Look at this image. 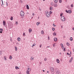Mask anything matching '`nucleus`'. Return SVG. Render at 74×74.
I'll list each match as a JSON object with an SVG mask.
<instances>
[{
  "mask_svg": "<svg viewBox=\"0 0 74 74\" xmlns=\"http://www.w3.org/2000/svg\"><path fill=\"white\" fill-rule=\"evenodd\" d=\"M2 54V51H0V55H1Z\"/></svg>",
  "mask_w": 74,
  "mask_h": 74,
  "instance_id": "obj_30",
  "label": "nucleus"
},
{
  "mask_svg": "<svg viewBox=\"0 0 74 74\" xmlns=\"http://www.w3.org/2000/svg\"><path fill=\"white\" fill-rule=\"evenodd\" d=\"M68 13L69 14H71V11L70 10H68Z\"/></svg>",
  "mask_w": 74,
  "mask_h": 74,
  "instance_id": "obj_18",
  "label": "nucleus"
},
{
  "mask_svg": "<svg viewBox=\"0 0 74 74\" xmlns=\"http://www.w3.org/2000/svg\"><path fill=\"white\" fill-rule=\"evenodd\" d=\"M61 19L62 21H66V18L64 16H62L61 18Z\"/></svg>",
  "mask_w": 74,
  "mask_h": 74,
  "instance_id": "obj_3",
  "label": "nucleus"
},
{
  "mask_svg": "<svg viewBox=\"0 0 74 74\" xmlns=\"http://www.w3.org/2000/svg\"><path fill=\"white\" fill-rule=\"evenodd\" d=\"M66 45H68V46H69L70 45V44H69V43H67Z\"/></svg>",
  "mask_w": 74,
  "mask_h": 74,
  "instance_id": "obj_31",
  "label": "nucleus"
},
{
  "mask_svg": "<svg viewBox=\"0 0 74 74\" xmlns=\"http://www.w3.org/2000/svg\"><path fill=\"white\" fill-rule=\"evenodd\" d=\"M61 47L62 48V49H64V46L63 45V44H61Z\"/></svg>",
  "mask_w": 74,
  "mask_h": 74,
  "instance_id": "obj_8",
  "label": "nucleus"
},
{
  "mask_svg": "<svg viewBox=\"0 0 74 74\" xmlns=\"http://www.w3.org/2000/svg\"><path fill=\"white\" fill-rule=\"evenodd\" d=\"M25 15V13L23 11L21 12L20 13V15L21 16H23Z\"/></svg>",
  "mask_w": 74,
  "mask_h": 74,
  "instance_id": "obj_5",
  "label": "nucleus"
},
{
  "mask_svg": "<svg viewBox=\"0 0 74 74\" xmlns=\"http://www.w3.org/2000/svg\"><path fill=\"white\" fill-rule=\"evenodd\" d=\"M31 71V69L28 68L27 69V70L26 71V72L27 74H29V72Z\"/></svg>",
  "mask_w": 74,
  "mask_h": 74,
  "instance_id": "obj_1",
  "label": "nucleus"
},
{
  "mask_svg": "<svg viewBox=\"0 0 74 74\" xmlns=\"http://www.w3.org/2000/svg\"><path fill=\"white\" fill-rule=\"evenodd\" d=\"M42 45H41L40 46V48H41V46Z\"/></svg>",
  "mask_w": 74,
  "mask_h": 74,
  "instance_id": "obj_53",
  "label": "nucleus"
},
{
  "mask_svg": "<svg viewBox=\"0 0 74 74\" xmlns=\"http://www.w3.org/2000/svg\"><path fill=\"white\" fill-rule=\"evenodd\" d=\"M42 71H43V72H44V71H44V70H42Z\"/></svg>",
  "mask_w": 74,
  "mask_h": 74,
  "instance_id": "obj_58",
  "label": "nucleus"
},
{
  "mask_svg": "<svg viewBox=\"0 0 74 74\" xmlns=\"http://www.w3.org/2000/svg\"><path fill=\"white\" fill-rule=\"evenodd\" d=\"M67 55H70V54H69V53H67Z\"/></svg>",
  "mask_w": 74,
  "mask_h": 74,
  "instance_id": "obj_46",
  "label": "nucleus"
},
{
  "mask_svg": "<svg viewBox=\"0 0 74 74\" xmlns=\"http://www.w3.org/2000/svg\"><path fill=\"white\" fill-rule=\"evenodd\" d=\"M15 23L16 25H18V23L16 21Z\"/></svg>",
  "mask_w": 74,
  "mask_h": 74,
  "instance_id": "obj_35",
  "label": "nucleus"
},
{
  "mask_svg": "<svg viewBox=\"0 0 74 74\" xmlns=\"http://www.w3.org/2000/svg\"><path fill=\"white\" fill-rule=\"evenodd\" d=\"M39 10H40L41 11V9L40 8H39Z\"/></svg>",
  "mask_w": 74,
  "mask_h": 74,
  "instance_id": "obj_56",
  "label": "nucleus"
},
{
  "mask_svg": "<svg viewBox=\"0 0 74 74\" xmlns=\"http://www.w3.org/2000/svg\"><path fill=\"white\" fill-rule=\"evenodd\" d=\"M73 57H72L71 59V60H73Z\"/></svg>",
  "mask_w": 74,
  "mask_h": 74,
  "instance_id": "obj_42",
  "label": "nucleus"
},
{
  "mask_svg": "<svg viewBox=\"0 0 74 74\" xmlns=\"http://www.w3.org/2000/svg\"><path fill=\"white\" fill-rule=\"evenodd\" d=\"M0 30H1L2 31H3V29L2 28H0Z\"/></svg>",
  "mask_w": 74,
  "mask_h": 74,
  "instance_id": "obj_41",
  "label": "nucleus"
},
{
  "mask_svg": "<svg viewBox=\"0 0 74 74\" xmlns=\"http://www.w3.org/2000/svg\"><path fill=\"white\" fill-rule=\"evenodd\" d=\"M34 13H32V15H33V16H34Z\"/></svg>",
  "mask_w": 74,
  "mask_h": 74,
  "instance_id": "obj_49",
  "label": "nucleus"
},
{
  "mask_svg": "<svg viewBox=\"0 0 74 74\" xmlns=\"http://www.w3.org/2000/svg\"><path fill=\"white\" fill-rule=\"evenodd\" d=\"M40 23V22H37L36 23V25L37 26H38L39 25V24Z\"/></svg>",
  "mask_w": 74,
  "mask_h": 74,
  "instance_id": "obj_15",
  "label": "nucleus"
},
{
  "mask_svg": "<svg viewBox=\"0 0 74 74\" xmlns=\"http://www.w3.org/2000/svg\"><path fill=\"white\" fill-rule=\"evenodd\" d=\"M62 0H59V2H60V3H62Z\"/></svg>",
  "mask_w": 74,
  "mask_h": 74,
  "instance_id": "obj_34",
  "label": "nucleus"
},
{
  "mask_svg": "<svg viewBox=\"0 0 74 74\" xmlns=\"http://www.w3.org/2000/svg\"><path fill=\"white\" fill-rule=\"evenodd\" d=\"M48 40H49V37L48 36Z\"/></svg>",
  "mask_w": 74,
  "mask_h": 74,
  "instance_id": "obj_51",
  "label": "nucleus"
},
{
  "mask_svg": "<svg viewBox=\"0 0 74 74\" xmlns=\"http://www.w3.org/2000/svg\"><path fill=\"white\" fill-rule=\"evenodd\" d=\"M53 47H55V44H53Z\"/></svg>",
  "mask_w": 74,
  "mask_h": 74,
  "instance_id": "obj_33",
  "label": "nucleus"
},
{
  "mask_svg": "<svg viewBox=\"0 0 74 74\" xmlns=\"http://www.w3.org/2000/svg\"><path fill=\"white\" fill-rule=\"evenodd\" d=\"M73 4H71V7L72 8V7H73Z\"/></svg>",
  "mask_w": 74,
  "mask_h": 74,
  "instance_id": "obj_27",
  "label": "nucleus"
},
{
  "mask_svg": "<svg viewBox=\"0 0 74 74\" xmlns=\"http://www.w3.org/2000/svg\"><path fill=\"white\" fill-rule=\"evenodd\" d=\"M47 58H45L44 59V60L45 61H47Z\"/></svg>",
  "mask_w": 74,
  "mask_h": 74,
  "instance_id": "obj_29",
  "label": "nucleus"
},
{
  "mask_svg": "<svg viewBox=\"0 0 74 74\" xmlns=\"http://www.w3.org/2000/svg\"><path fill=\"white\" fill-rule=\"evenodd\" d=\"M66 49V48H64V51H65V50Z\"/></svg>",
  "mask_w": 74,
  "mask_h": 74,
  "instance_id": "obj_45",
  "label": "nucleus"
},
{
  "mask_svg": "<svg viewBox=\"0 0 74 74\" xmlns=\"http://www.w3.org/2000/svg\"><path fill=\"white\" fill-rule=\"evenodd\" d=\"M62 28H63V27H62Z\"/></svg>",
  "mask_w": 74,
  "mask_h": 74,
  "instance_id": "obj_64",
  "label": "nucleus"
},
{
  "mask_svg": "<svg viewBox=\"0 0 74 74\" xmlns=\"http://www.w3.org/2000/svg\"><path fill=\"white\" fill-rule=\"evenodd\" d=\"M52 30L53 31H55V28L53 27L52 28Z\"/></svg>",
  "mask_w": 74,
  "mask_h": 74,
  "instance_id": "obj_28",
  "label": "nucleus"
},
{
  "mask_svg": "<svg viewBox=\"0 0 74 74\" xmlns=\"http://www.w3.org/2000/svg\"><path fill=\"white\" fill-rule=\"evenodd\" d=\"M56 60L57 62L58 63H60V61H59V59H57Z\"/></svg>",
  "mask_w": 74,
  "mask_h": 74,
  "instance_id": "obj_9",
  "label": "nucleus"
},
{
  "mask_svg": "<svg viewBox=\"0 0 74 74\" xmlns=\"http://www.w3.org/2000/svg\"><path fill=\"white\" fill-rule=\"evenodd\" d=\"M34 57H31V60H33V59H34Z\"/></svg>",
  "mask_w": 74,
  "mask_h": 74,
  "instance_id": "obj_16",
  "label": "nucleus"
},
{
  "mask_svg": "<svg viewBox=\"0 0 74 74\" xmlns=\"http://www.w3.org/2000/svg\"><path fill=\"white\" fill-rule=\"evenodd\" d=\"M10 19L11 21H12V20H13V17L12 16L11 17Z\"/></svg>",
  "mask_w": 74,
  "mask_h": 74,
  "instance_id": "obj_23",
  "label": "nucleus"
},
{
  "mask_svg": "<svg viewBox=\"0 0 74 74\" xmlns=\"http://www.w3.org/2000/svg\"><path fill=\"white\" fill-rule=\"evenodd\" d=\"M41 34H44V31L43 30H42L41 31Z\"/></svg>",
  "mask_w": 74,
  "mask_h": 74,
  "instance_id": "obj_24",
  "label": "nucleus"
},
{
  "mask_svg": "<svg viewBox=\"0 0 74 74\" xmlns=\"http://www.w3.org/2000/svg\"><path fill=\"white\" fill-rule=\"evenodd\" d=\"M15 50L16 51H17V47H15Z\"/></svg>",
  "mask_w": 74,
  "mask_h": 74,
  "instance_id": "obj_22",
  "label": "nucleus"
},
{
  "mask_svg": "<svg viewBox=\"0 0 74 74\" xmlns=\"http://www.w3.org/2000/svg\"><path fill=\"white\" fill-rule=\"evenodd\" d=\"M3 23L4 26H5L6 24V23L5 22V21H3Z\"/></svg>",
  "mask_w": 74,
  "mask_h": 74,
  "instance_id": "obj_6",
  "label": "nucleus"
},
{
  "mask_svg": "<svg viewBox=\"0 0 74 74\" xmlns=\"http://www.w3.org/2000/svg\"><path fill=\"white\" fill-rule=\"evenodd\" d=\"M47 48H49V46H47Z\"/></svg>",
  "mask_w": 74,
  "mask_h": 74,
  "instance_id": "obj_55",
  "label": "nucleus"
},
{
  "mask_svg": "<svg viewBox=\"0 0 74 74\" xmlns=\"http://www.w3.org/2000/svg\"><path fill=\"white\" fill-rule=\"evenodd\" d=\"M26 7L27 10H29V5H26Z\"/></svg>",
  "mask_w": 74,
  "mask_h": 74,
  "instance_id": "obj_12",
  "label": "nucleus"
},
{
  "mask_svg": "<svg viewBox=\"0 0 74 74\" xmlns=\"http://www.w3.org/2000/svg\"><path fill=\"white\" fill-rule=\"evenodd\" d=\"M72 61V60H70L69 62V63H71V62Z\"/></svg>",
  "mask_w": 74,
  "mask_h": 74,
  "instance_id": "obj_39",
  "label": "nucleus"
},
{
  "mask_svg": "<svg viewBox=\"0 0 74 74\" xmlns=\"http://www.w3.org/2000/svg\"><path fill=\"white\" fill-rule=\"evenodd\" d=\"M36 45V44H34L32 46V47H33L34 46H35Z\"/></svg>",
  "mask_w": 74,
  "mask_h": 74,
  "instance_id": "obj_36",
  "label": "nucleus"
},
{
  "mask_svg": "<svg viewBox=\"0 0 74 74\" xmlns=\"http://www.w3.org/2000/svg\"><path fill=\"white\" fill-rule=\"evenodd\" d=\"M6 5L7 7H8V3H7V2H6Z\"/></svg>",
  "mask_w": 74,
  "mask_h": 74,
  "instance_id": "obj_48",
  "label": "nucleus"
},
{
  "mask_svg": "<svg viewBox=\"0 0 74 74\" xmlns=\"http://www.w3.org/2000/svg\"><path fill=\"white\" fill-rule=\"evenodd\" d=\"M17 40L18 41H21V38L19 37L18 38H17Z\"/></svg>",
  "mask_w": 74,
  "mask_h": 74,
  "instance_id": "obj_13",
  "label": "nucleus"
},
{
  "mask_svg": "<svg viewBox=\"0 0 74 74\" xmlns=\"http://www.w3.org/2000/svg\"><path fill=\"white\" fill-rule=\"evenodd\" d=\"M54 7H58V5L57 4H54L53 5Z\"/></svg>",
  "mask_w": 74,
  "mask_h": 74,
  "instance_id": "obj_10",
  "label": "nucleus"
},
{
  "mask_svg": "<svg viewBox=\"0 0 74 74\" xmlns=\"http://www.w3.org/2000/svg\"><path fill=\"white\" fill-rule=\"evenodd\" d=\"M45 14H46V16L47 17H49L50 16V14H49V12H48V11H46L45 12Z\"/></svg>",
  "mask_w": 74,
  "mask_h": 74,
  "instance_id": "obj_2",
  "label": "nucleus"
},
{
  "mask_svg": "<svg viewBox=\"0 0 74 74\" xmlns=\"http://www.w3.org/2000/svg\"><path fill=\"white\" fill-rule=\"evenodd\" d=\"M62 15H63V14L61 13V14L60 16H62Z\"/></svg>",
  "mask_w": 74,
  "mask_h": 74,
  "instance_id": "obj_43",
  "label": "nucleus"
},
{
  "mask_svg": "<svg viewBox=\"0 0 74 74\" xmlns=\"http://www.w3.org/2000/svg\"><path fill=\"white\" fill-rule=\"evenodd\" d=\"M56 73H57V74H58L60 73V72H59V71H56Z\"/></svg>",
  "mask_w": 74,
  "mask_h": 74,
  "instance_id": "obj_20",
  "label": "nucleus"
},
{
  "mask_svg": "<svg viewBox=\"0 0 74 74\" xmlns=\"http://www.w3.org/2000/svg\"><path fill=\"white\" fill-rule=\"evenodd\" d=\"M3 33V32L2 31H0V33Z\"/></svg>",
  "mask_w": 74,
  "mask_h": 74,
  "instance_id": "obj_52",
  "label": "nucleus"
},
{
  "mask_svg": "<svg viewBox=\"0 0 74 74\" xmlns=\"http://www.w3.org/2000/svg\"><path fill=\"white\" fill-rule=\"evenodd\" d=\"M49 10L51 11H52V10H53V8L52 7L50 6L49 8Z\"/></svg>",
  "mask_w": 74,
  "mask_h": 74,
  "instance_id": "obj_7",
  "label": "nucleus"
},
{
  "mask_svg": "<svg viewBox=\"0 0 74 74\" xmlns=\"http://www.w3.org/2000/svg\"><path fill=\"white\" fill-rule=\"evenodd\" d=\"M56 33H55V32H54L53 33V35L54 36H56Z\"/></svg>",
  "mask_w": 74,
  "mask_h": 74,
  "instance_id": "obj_17",
  "label": "nucleus"
},
{
  "mask_svg": "<svg viewBox=\"0 0 74 74\" xmlns=\"http://www.w3.org/2000/svg\"><path fill=\"white\" fill-rule=\"evenodd\" d=\"M53 26L54 27H56V25L54 24H53Z\"/></svg>",
  "mask_w": 74,
  "mask_h": 74,
  "instance_id": "obj_40",
  "label": "nucleus"
},
{
  "mask_svg": "<svg viewBox=\"0 0 74 74\" xmlns=\"http://www.w3.org/2000/svg\"><path fill=\"white\" fill-rule=\"evenodd\" d=\"M50 14H52V12L51 11H50Z\"/></svg>",
  "mask_w": 74,
  "mask_h": 74,
  "instance_id": "obj_38",
  "label": "nucleus"
},
{
  "mask_svg": "<svg viewBox=\"0 0 74 74\" xmlns=\"http://www.w3.org/2000/svg\"><path fill=\"white\" fill-rule=\"evenodd\" d=\"M4 59L5 60H7V59H6V58H5V56L4 57Z\"/></svg>",
  "mask_w": 74,
  "mask_h": 74,
  "instance_id": "obj_37",
  "label": "nucleus"
},
{
  "mask_svg": "<svg viewBox=\"0 0 74 74\" xmlns=\"http://www.w3.org/2000/svg\"><path fill=\"white\" fill-rule=\"evenodd\" d=\"M66 12L67 13H68V11H67V10H66Z\"/></svg>",
  "mask_w": 74,
  "mask_h": 74,
  "instance_id": "obj_44",
  "label": "nucleus"
},
{
  "mask_svg": "<svg viewBox=\"0 0 74 74\" xmlns=\"http://www.w3.org/2000/svg\"><path fill=\"white\" fill-rule=\"evenodd\" d=\"M29 33H31V32H32V29H29Z\"/></svg>",
  "mask_w": 74,
  "mask_h": 74,
  "instance_id": "obj_14",
  "label": "nucleus"
},
{
  "mask_svg": "<svg viewBox=\"0 0 74 74\" xmlns=\"http://www.w3.org/2000/svg\"><path fill=\"white\" fill-rule=\"evenodd\" d=\"M16 44H17V45H19V44L18 42H17L16 43Z\"/></svg>",
  "mask_w": 74,
  "mask_h": 74,
  "instance_id": "obj_50",
  "label": "nucleus"
},
{
  "mask_svg": "<svg viewBox=\"0 0 74 74\" xmlns=\"http://www.w3.org/2000/svg\"><path fill=\"white\" fill-rule=\"evenodd\" d=\"M73 52H74V49L73 50Z\"/></svg>",
  "mask_w": 74,
  "mask_h": 74,
  "instance_id": "obj_62",
  "label": "nucleus"
},
{
  "mask_svg": "<svg viewBox=\"0 0 74 74\" xmlns=\"http://www.w3.org/2000/svg\"><path fill=\"white\" fill-rule=\"evenodd\" d=\"M47 73H49V71H47Z\"/></svg>",
  "mask_w": 74,
  "mask_h": 74,
  "instance_id": "obj_54",
  "label": "nucleus"
},
{
  "mask_svg": "<svg viewBox=\"0 0 74 74\" xmlns=\"http://www.w3.org/2000/svg\"><path fill=\"white\" fill-rule=\"evenodd\" d=\"M2 5H4V4H3V1H2Z\"/></svg>",
  "mask_w": 74,
  "mask_h": 74,
  "instance_id": "obj_47",
  "label": "nucleus"
},
{
  "mask_svg": "<svg viewBox=\"0 0 74 74\" xmlns=\"http://www.w3.org/2000/svg\"><path fill=\"white\" fill-rule=\"evenodd\" d=\"M54 41H56L58 40V38H55L54 39Z\"/></svg>",
  "mask_w": 74,
  "mask_h": 74,
  "instance_id": "obj_11",
  "label": "nucleus"
},
{
  "mask_svg": "<svg viewBox=\"0 0 74 74\" xmlns=\"http://www.w3.org/2000/svg\"><path fill=\"white\" fill-rule=\"evenodd\" d=\"M12 56H10L9 58V59H12Z\"/></svg>",
  "mask_w": 74,
  "mask_h": 74,
  "instance_id": "obj_25",
  "label": "nucleus"
},
{
  "mask_svg": "<svg viewBox=\"0 0 74 74\" xmlns=\"http://www.w3.org/2000/svg\"><path fill=\"white\" fill-rule=\"evenodd\" d=\"M1 1H3V0H1Z\"/></svg>",
  "mask_w": 74,
  "mask_h": 74,
  "instance_id": "obj_63",
  "label": "nucleus"
},
{
  "mask_svg": "<svg viewBox=\"0 0 74 74\" xmlns=\"http://www.w3.org/2000/svg\"><path fill=\"white\" fill-rule=\"evenodd\" d=\"M54 1L55 3H57L58 2V0H54Z\"/></svg>",
  "mask_w": 74,
  "mask_h": 74,
  "instance_id": "obj_26",
  "label": "nucleus"
},
{
  "mask_svg": "<svg viewBox=\"0 0 74 74\" xmlns=\"http://www.w3.org/2000/svg\"><path fill=\"white\" fill-rule=\"evenodd\" d=\"M61 53H60V55H61Z\"/></svg>",
  "mask_w": 74,
  "mask_h": 74,
  "instance_id": "obj_59",
  "label": "nucleus"
},
{
  "mask_svg": "<svg viewBox=\"0 0 74 74\" xmlns=\"http://www.w3.org/2000/svg\"><path fill=\"white\" fill-rule=\"evenodd\" d=\"M70 40L71 41H73V38L71 37L70 38Z\"/></svg>",
  "mask_w": 74,
  "mask_h": 74,
  "instance_id": "obj_19",
  "label": "nucleus"
},
{
  "mask_svg": "<svg viewBox=\"0 0 74 74\" xmlns=\"http://www.w3.org/2000/svg\"><path fill=\"white\" fill-rule=\"evenodd\" d=\"M50 70H51V73L52 74H53V72L54 71V68L53 67H51Z\"/></svg>",
  "mask_w": 74,
  "mask_h": 74,
  "instance_id": "obj_4",
  "label": "nucleus"
},
{
  "mask_svg": "<svg viewBox=\"0 0 74 74\" xmlns=\"http://www.w3.org/2000/svg\"><path fill=\"white\" fill-rule=\"evenodd\" d=\"M1 6L2 7H3V5H1Z\"/></svg>",
  "mask_w": 74,
  "mask_h": 74,
  "instance_id": "obj_61",
  "label": "nucleus"
},
{
  "mask_svg": "<svg viewBox=\"0 0 74 74\" xmlns=\"http://www.w3.org/2000/svg\"><path fill=\"white\" fill-rule=\"evenodd\" d=\"M23 35L24 36H26V34H25V32L23 33Z\"/></svg>",
  "mask_w": 74,
  "mask_h": 74,
  "instance_id": "obj_32",
  "label": "nucleus"
},
{
  "mask_svg": "<svg viewBox=\"0 0 74 74\" xmlns=\"http://www.w3.org/2000/svg\"><path fill=\"white\" fill-rule=\"evenodd\" d=\"M72 29H73V30H74V28H72Z\"/></svg>",
  "mask_w": 74,
  "mask_h": 74,
  "instance_id": "obj_57",
  "label": "nucleus"
},
{
  "mask_svg": "<svg viewBox=\"0 0 74 74\" xmlns=\"http://www.w3.org/2000/svg\"><path fill=\"white\" fill-rule=\"evenodd\" d=\"M15 68L16 69V70H17V69H19V68L18 67V66H16Z\"/></svg>",
  "mask_w": 74,
  "mask_h": 74,
  "instance_id": "obj_21",
  "label": "nucleus"
},
{
  "mask_svg": "<svg viewBox=\"0 0 74 74\" xmlns=\"http://www.w3.org/2000/svg\"><path fill=\"white\" fill-rule=\"evenodd\" d=\"M45 0H43V1H45Z\"/></svg>",
  "mask_w": 74,
  "mask_h": 74,
  "instance_id": "obj_60",
  "label": "nucleus"
}]
</instances>
